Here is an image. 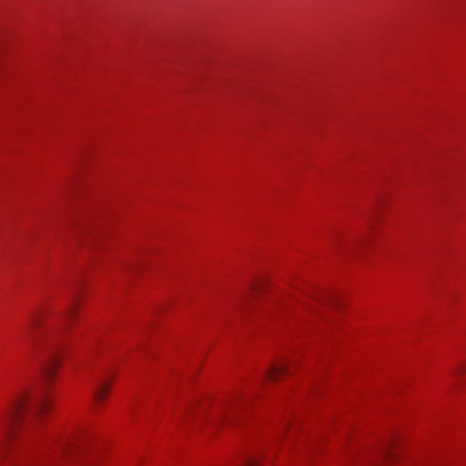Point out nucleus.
Wrapping results in <instances>:
<instances>
[{"mask_svg":"<svg viewBox=\"0 0 466 466\" xmlns=\"http://www.w3.org/2000/svg\"><path fill=\"white\" fill-rule=\"evenodd\" d=\"M49 400L46 393L31 397L23 393L11 403L5 415L0 419L3 452L11 449L13 438L20 423L27 416L36 417L48 410Z\"/></svg>","mask_w":466,"mask_h":466,"instance_id":"f257e3e1","label":"nucleus"},{"mask_svg":"<svg viewBox=\"0 0 466 466\" xmlns=\"http://www.w3.org/2000/svg\"><path fill=\"white\" fill-rule=\"evenodd\" d=\"M108 393V385L104 383L98 386L94 392V398L95 400L98 403L99 401L103 400L104 398Z\"/></svg>","mask_w":466,"mask_h":466,"instance_id":"20e7f679","label":"nucleus"},{"mask_svg":"<svg viewBox=\"0 0 466 466\" xmlns=\"http://www.w3.org/2000/svg\"><path fill=\"white\" fill-rule=\"evenodd\" d=\"M258 463V461L257 459L248 458L243 462L242 466H257Z\"/></svg>","mask_w":466,"mask_h":466,"instance_id":"6e6552de","label":"nucleus"},{"mask_svg":"<svg viewBox=\"0 0 466 466\" xmlns=\"http://www.w3.org/2000/svg\"><path fill=\"white\" fill-rule=\"evenodd\" d=\"M392 456L393 455L390 451L389 447H386L384 449V451L380 454V464L382 466H385L388 463V461H390V460H391Z\"/></svg>","mask_w":466,"mask_h":466,"instance_id":"423d86ee","label":"nucleus"},{"mask_svg":"<svg viewBox=\"0 0 466 466\" xmlns=\"http://www.w3.org/2000/svg\"><path fill=\"white\" fill-rule=\"evenodd\" d=\"M462 371H463V369L462 368H459L456 372L460 373V372H462Z\"/></svg>","mask_w":466,"mask_h":466,"instance_id":"9b49d317","label":"nucleus"},{"mask_svg":"<svg viewBox=\"0 0 466 466\" xmlns=\"http://www.w3.org/2000/svg\"><path fill=\"white\" fill-rule=\"evenodd\" d=\"M71 449H73V444L69 441L64 440L59 443L57 451L63 454L68 452Z\"/></svg>","mask_w":466,"mask_h":466,"instance_id":"39448f33","label":"nucleus"},{"mask_svg":"<svg viewBox=\"0 0 466 466\" xmlns=\"http://www.w3.org/2000/svg\"><path fill=\"white\" fill-rule=\"evenodd\" d=\"M42 320L40 316L34 315L30 317V319L25 329V339L28 340L33 350H36L42 348L45 340H47L48 350L47 360L42 368V376L45 380L49 381L56 374V370L58 366L57 357V342L54 339H49V335L46 331L40 334H36V329L41 326Z\"/></svg>","mask_w":466,"mask_h":466,"instance_id":"f03ea898","label":"nucleus"},{"mask_svg":"<svg viewBox=\"0 0 466 466\" xmlns=\"http://www.w3.org/2000/svg\"><path fill=\"white\" fill-rule=\"evenodd\" d=\"M259 289L258 284L254 285L253 289Z\"/></svg>","mask_w":466,"mask_h":466,"instance_id":"9d476101","label":"nucleus"},{"mask_svg":"<svg viewBox=\"0 0 466 466\" xmlns=\"http://www.w3.org/2000/svg\"><path fill=\"white\" fill-rule=\"evenodd\" d=\"M223 416L225 419L229 420L230 419L229 410L225 411V414Z\"/></svg>","mask_w":466,"mask_h":466,"instance_id":"1a4fd4ad","label":"nucleus"},{"mask_svg":"<svg viewBox=\"0 0 466 466\" xmlns=\"http://www.w3.org/2000/svg\"><path fill=\"white\" fill-rule=\"evenodd\" d=\"M287 370L288 363L286 361H281L270 367V369L268 371V377L269 380H277L279 376L286 373Z\"/></svg>","mask_w":466,"mask_h":466,"instance_id":"7ed1b4c3","label":"nucleus"},{"mask_svg":"<svg viewBox=\"0 0 466 466\" xmlns=\"http://www.w3.org/2000/svg\"><path fill=\"white\" fill-rule=\"evenodd\" d=\"M76 308V306L74 304L64 313L63 320L65 322V325L75 316Z\"/></svg>","mask_w":466,"mask_h":466,"instance_id":"0eeeda50","label":"nucleus"}]
</instances>
